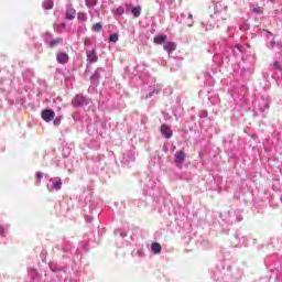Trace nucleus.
Instances as JSON below:
<instances>
[{"mask_svg":"<svg viewBox=\"0 0 282 282\" xmlns=\"http://www.w3.org/2000/svg\"><path fill=\"white\" fill-rule=\"evenodd\" d=\"M241 58L242 62L247 63L250 67L254 65L257 62V57L252 53H243L242 45H236L232 47L226 43V41L218 42L214 45V56L213 63L215 64L210 68L212 76H217L218 72H221L219 67L221 65H230V63H235V61H239Z\"/></svg>","mask_w":282,"mask_h":282,"instance_id":"1","label":"nucleus"},{"mask_svg":"<svg viewBox=\"0 0 282 282\" xmlns=\"http://www.w3.org/2000/svg\"><path fill=\"white\" fill-rule=\"evenodd\" d=\"M145 194L152 197L154 202H160L163 193L162 183L158 178H150L145 183Z\"/></svg>","mask_w":282,"mask_h":282,"instance_id":"2","label":"nucleus"},{"mask_svg":"<svg viewBox=\"0 0 282 282\" xmlns=\"http://www.w3.org/2000/svg\"><path fill=\"white\" fill-rule=\"evenodd\" d=\"M270 110V99L262 96L253 101V116L258 118H265V115Z\"/></svg>","mask_w":282,"mask_h":282,"instance_id":"3","label":"nucleus"},{"mask_svg":"<svg viewBox=\"0 0 282 282\" xmlns=\"http://www.w3.org/2000/svg\"><path fill=\"white\" fill-rule=\"evenodd\" d=\"M42 41L46 47L50 50H54V47H58V45H63L62 37H54L52 33L45 32L42 34Z\"/></svg>","mask_w":282,"mask_h":282,"instance_id":"4","label":"nucleus"},{"mask_svg":"<svg viewBox=\"0 0 282 282\" xmlns=\"http://www.w3.org/2000/svg\"><path fill=\"white\" fill-rule=\"evenodd\" d=\"M221 17L223 21H228V6L224 4V2H217L214 8V19H218Z\"/></svg>","mask_w":282,"mask_h":282,"instance_id":"5","label":"nucleus"},{"mask_svg":"<svg viewBox=\"0 0 282 282\" xmlns=\"http://www.w3.org/2000/svg\"><path fill=\"white\" fill-rule=\"evenodd\" d=\"M120 162H121V166H123V169L131 167V164H133V162H135V149L131 148L129 151L123 153Z\"/></svg>","mask_w":282,"mask_h":282,"instance_id":"6","label":"nucleus"},{"mask_svg":"<svg viewBox=\"0 0 282 282\" xmlns=\"http://www.w3.org/2000/svg\"><path fill=\"white\" fill-rule=\"evenodd\" d=\"M184 22V19H186ZM176 23H185V25L187 28H193V25L195 24V22L193 21V13H181L176 17Z\"/></svg>","mask_w":282,"mask_h":282,"instance_id":"7","label":"nucleus"},{"mask_svg":"<svg viewBox=\"0 0 282 282\" xmlns=\"http://www.w3.org/2000/svg\"><path fill=\"white\" fill-rule=\"evenodd\" d=\"M89 102H91L89 100V98L83 96V95H76L73 100H72V105L73 107H87V105H89Z\"/></svg>","mask_w":282,"mask_h":282,"instance_id":"8","label":"nucleus"},{"mask_svg":"<svg viewBox=\"0 0 282 282\" xmlns=\"http://www.w3.org/2000/svg\"><path fill=\"white\" fill-rule=\"evenodd\" d=\"M220 21L226 20H223L221 17L215 18V14H212L207 23L202 22V28H205L206 31L213 30L215 25H217V23H219Z\"/></svg>","mask_w":282,"mask_h":282,"instance_id":"9","label":"nucleus"},{"mask_svg":"<svg viewBox=\"0 0 282 282\" xmlns=\"http://www.w3.org/2000/svg\"><path fill=\"white\" fill-rule=\"evenodd\" d=\"M46 188L50 193H54V191H61V188H63V180L61 178H56L54 180H50V183L46 184Z\"/></svg>","mask_w":282,"mask_h":282,"instance_id":"10","label":"nucleus"},{"mask_svg":"<svg viewBox=\"0 0 282 282\" xmlns=\"http://www.w3.org/2000/svg\"><path fill=\"white\" fill-rule=\"evenodd\" d=\"M86 62L89 65H94V63H98V54L96 53V47L91 50H86Z\"/></svg>","mask_w":282,"mask_h":282,"instance_id":"11","label":"nucleus"},{"mask_svg":"<svg viewBox=\"0 0 282 282\" xmlns=\"http://www.w3.org/2000/svg\"><path fill=\"white\" fill-rule=\"evenodd\" d=\"M162 91V87L159 84H153L149 86V90L145 95H143V98H153L156 94Z\"/></svg>","mask_w":282,"mask_h":282,"instance_id":"12","label":"nucleus"},{"mask_svg":"<svg viewBox=\"0 0 282 282\" xmlns=\"http://www.w3.org/2000/svg\"><path fill=\"white\" fill-rule=\"evenodd\" d=\"M241 219L243 218L241 217V214L239 212H235L234 209L228 212V224H237V221H241Z\"/></svg>","mask_w":282,"mask_h":282,"instance_id":"13","label":"nucleus"},{"mask_svg":"<svg viewBox=\"0 0 282 282\" xmlns=\"http://www.w3.org/2000/svg\"><path fill=\"white\" fill-rule=\"evenodd\" d=\"M65 19H67V21H74V19H76V9H74L72 3L66 4Z\"/></svg>","mask_w":282,"mask_h":282,"instance_id":"14","label":"nucleus"},{"mask_svg":"<svg viewBox=\"0 0 282 282\" xmlns=\"http://www.w3.org/2000/svg\"><path fill=\"white\" fill-rule=\"evenodd\" d=\"M42 120H44V122H52V120L55 118L56 112H54V110L52 109H45L42 111Z\"/></svg>","mask_w":282,"mask_h":282,"instance_id":"15","label":"nucleus"},{"mask_svg":"<svg viewBox=\"0 0 282 282\" xmlns=\"http://www.w3.org/2000/svg\"><path fill=\"white\" fill-rule=\"evenodd\" d=\"M161 133L163 138H166V140H170V138H173V130H171V127L167 124L161 126Z\"/></svg>","mask_w":282,"mask_h":282,"instance_id":"16","label":"nucleus"},{"mask_svg":"<svg viewBox=\"0 0 282 282\" xmlns=\"http://www.w3.org/2000/svg\"><path fill=\"white\" fill-rule=\"evenodd\" d=\"M56 61L59 63V65H65L67 61H69V55L65 52H58L56 55Z\"/></svg>","mask_w":282,"mask_h":282,"instance_id":"17","label":"nucleus"},{"mask_svg":"<svg viewBox=\"0 0 282 282\" xmlns=\"http://www.w3.org/2000/svg\"><path fill=\"white\" fill-rule=\"evenodd\" d=\"M29 276L31 279V282H43V280H41V274H39V271H36V269H30Z\"/></svg>","mask_w":282,"mask_h":282,"instance_id":"18","label":"nucleus"},{"mask_svg":"<svg viewBox=\"0 0 282 282\" xmlns=\"http://www.w3.org/2000/svg\"><path fill=\"white\" fill-rule=\"evenodd\" d=\"M163 50H165L167 54H173V52L177 50V45L175 44V42H167L163 45Z\"/></svg>","mask_w":282,"mask_h":282,"instance_id":"19","label":"nucleus"},{"mask_svg":"<svg viewBox=\"0 0 282 282\" xmlns=\"http://www.w3.org/2000/svg\"><path fill=\"white\" fill-rule=\"evenodd\" d=\"M208 100L214 106L219 105V102H221V100L219 99V95L215 93H208Z\"/></svg>","mask_w":282,"mask_h":282,"instance_id":"20","label":"nucleus"},{"mask_svg":"<svg viewBox=\"0 0 282 282\" xmlns=\"http://www.w3.org/2000/svg\"><path fill=\"white\" fill-rule=\"evenodd\" d=\"M267 47H269V50H274V47H276V41H274V36L272 34L267 36Z\"/></svg>","mask_w":282,"mask_h":282,"instance_id":"21","label":"nucleus"},{"mask_svg":"<svg viewBox=\"0 0 282 282\" xmlns=\"http://www.w3.org/2000/svg\"><path fill=\"white\" fill-rule=\"evenodd\" d=\"M154 43L156 45H162V44L166 43V35L160 34V35L154 36Z\"/></svg>","mask_w":282,"mask_h":282,"instance_id":"22","label":"nucleus"},{"mask_svg":"<svg viewBox=\"0 0 282 282\" xmlns=\"http://www.w3.org/2000/svg\"><path fill=\"white\" fill-rule=\"evenodd\" d=\"M151 250L153 254H160V252H162V246L159 242H153L151 245Z\"/></svg>","mask_w":282,"mask_h":282,"instance_id":"23","label":"nucleus"},{"mask_svg":"<svg viewBox=\"0 0 282 282\" xmlns=\"http://www.w3.org/2000/svg\"><path fill=\"white\" fill-rule=\"evenodd\" d=\"M235 239H237L239 246H246L248 243V238H246L245 236H241L239 234L235 235Z\"/></svg>","mask_w":282,"mask_h":282,"instance_id":"24","label":"nucleus"},{"mask_svg":"<svg viewBox=\"0 0 282 282\" xmlns=\"http://www.w3.org/2000/svg\"><path fill=\"white\" fill-rule=\"evenodd\" d=\"M132 257H139V259L144 258V247L143 246L138 247L137 251L132 252Z\"/></svg>","mask_w":282,"mask_h":282,"instance_id":"25","label":"nucleus"},{"mask_svg":"<svg viewBox=\"0 0 282 282\" xmlns=\"http://www.w3.org/2000/svg\"><path fill=\"white\" fill-rule=\"evenodd\" d=\"M155 1L159 3L161 10H164L166 6H173V0H155Z\"/></svg>","mask_w":282,"mask_h":282,"instance_id":"26","label":"nucleus"},{"mask_svg":"<svg viewBox=\"0 0 282 282\" xmlns=\"http://www.w3.org/2000/svg\"><path fill=\"white\" fill-rule=\"evenodd\" d=\"M42 8L44 10H52V8H54V0H45L43 3H42Z\"/></svg>","mask_w":282,"mask_h":282,"instance_id":"27","label":"nucleus"},{"mask_svg":"<svg viewBox=\"0 0 282 282\" xmlns=\"http://www.w3.org/2000/svg\"><path fill=\"white\" fill-rule=\"evenodd\" d=\"M131 14H133V17L138 19V17L142 14V8L140 6L132 8Z\"/></svg>","mask_w":282,"mask_h":282,"instance_id":"28","label":"nucleus"},{"mask_svg":"<svg viewBox=\"0 0 282 282\" xmlns=\"http://www.w3.org/2000/svg\"><path fill=\"white\" fill-rule=\"evenodd\" d=\"M175 160H178L180 162H184V160H186V154L182 151H177L174 154Z\"/></svg>","mask_w":282,"mask_h":282,"instance_id":"29","label":"nucleus"},{"mask_svg":"<svg viewBox=\"0 0 282 282\" xmlns=\"http://www.w3.org/2000/svg\"><path fill=\"white\" fill-rule=\"evenodd\" d=\"M100 72H105V68H97L95 73L91 75V80H98L100 78Z\"/></svg>","mask_w":282,"mask_h":282,"instance_id":"30","label":"nucleus"},{"mask_svg":"<svg viewBox=\"0 0 282 282\" xmlns=\"http://www.w3.org/2000/svg\"><path fill=\"white\" fill-rule=\"evenodd\" d=\"M87 13L85 12H78L77 13V20L80 21L82 23H87Z\"/></svg>","mask_w":282,"mask_h":282,"instance_id":"31","label":"nucleus"},{"mask_svg":"<svg viewBox=\"0 0 282 282\" xmlns=\"http://www.w3.org/2000/svg\"><path fill=\"white\" fill-rule=\"evenodd\" d=\"M85 4L87 8H96L98 6V0H85Z\"/></svg>","mask_w":282,"mask_h":282,"instance_id":"32","label":"nucleus"},{"mask_svg":"<svg viewBox=\"0 0 282 282\" xmlns=\"http://www.w3.org/2000/svg\"><path fill=\"white\" fill-rule=\"evenodd\" d=\"M119 39L120 36L118 35V33H112L109 35L108 41L109 43H118Z\"/></svg>","mask_w":282,"mask_h":282,"instance_id":"33","label":"nucleus"},{"mask_svg":"<svg viewBox=\"0 0 282 282\" xmlns=\"http://www.w3.org/2000/svg\"><path fill=\"white\" fill-rule=\"evenodd\" d=\"M48 268L52 272H61V270H63V268L54 264V262H50L48 263Z\"/></svg>","mask_w":282,"mask_h":282,"instance_id":"34","label":"nucleus"},{"mask_svg":"<svg viewBox=\"0 0 282 282\" xmlns=\"http://www.w3.org/2000/svg\"><path fill=\"white\" fill-rule=\"evenodd\" d=\"M88 208H89L90 213H94V210H96V208H98V200H90Z\"/></svg>","mask_w":282,"mask_h":282,"instance_id":"35","label":"nucleus"},{"mask_svg":"<svg viewBox=\"0 0 282 282\" xmlns=\"http://www.w3.org/2000/svg\"><path fill=\"white\" fill-rule=\"evenodd\" d=\"M93 32H102V23L97 22L95 25L91 28Z\"/></svg>","mask_w":282,"mask_h":282,"instance_id":"36","label":"nucleus"},{"mask_svg":"<svg viewBox=\"0 0 282 282\" xmlns=\"http://www.w3.org/2000/svg\"><path fill=\"white\" fill-rule=\"evenodd\" d=\"M77 34H87V26L85 24H82L77 28Z\"/></svg>","mask_w":282,"mask_h":282,"instance_id":"37","label":"nucleus"},{"mask_svg":"<svg viewBox=\"0 0 282 282\" xmlns=\"http://www.w3.org/2000/svg\"><path fill=\"white\" fill-rule=\"evenodd\" d=\"M115 14H116V17H122V14H124V7H118L115 10Z\"/></svg>","mask_w":282,"mask_h":282,"instance_id":"38","label":"nucleus"},{"mask_svg":"<svg viewBox=\"0 0 282 282\" xmlns=\"http://www.w3.org/2000/svg\"><path fill=\"white\" fill-rule=\"evenodd\" d=\"M123 9H124L126 14H129V12H131V10H133V6L131 3H126Z\"/></svg>","mask_w":282,"mask_h":282,"instance_id":"39","label":"nucleus"},{"mask_svg":"<svg viewBox=\"0 0 282 282\" xmlns=\"http://www.w3.org/2000/svg\"><path fill=\"white\" fill-rule=\"evenodd\" d=\"M115 235H119L121 239H124V237H127V231H121L120 229H116Z\"/></svg>","mask_w":282,"mask_h":282,"instance_id":"40","label":"nucleus"},{"mask_svg":"<svg viewBox=\"0 0 282 282\" xmlns=\"http://www.w3.org/2000/svg\"><path fill=\"white\" fill-rule=\"evenodd\" d=\"M61 122H63V117H56L54 120H53V123L55 127H58L61 124Z\"/></svg>","mask_w":282,"mask_h":282,"instance_id":"41","label":"nucleus"},{"mask_svg":"<svg viewBox=\"0 0 282 282\" xmlns=\"http://www.w3.org/2000/svg\"><path fill=\"white\" fill-rule=\"evenodd\" d=\"M8 228H10V226H2L0 225V237H3L6 235V230H8Z\"/></svg>","mask_w":282,"mask_h":282,"instance_id":"42","label":"nucleus"},{"mask_svg":"<svg viewBox=\"0 0 282 282\" xmlns=\"http://www.w3.org/2000/svg\"><path fill=\"white\" fill-rule=\"evenodd\" d=\"M252 12H254V14H263V8L256 7L252 9Z\"/></svg>","mask_w":282,"mask_h":282,"instance_id":"43","label":"nucleus"},{"mask_svg":"<svg viewBox=\"0 0 282 282\" xmlns=\"http://www.w3.org/2000/svg\"><path fill=\"white\" fill-rule=\"evenodd\" d=\"M198 117L199 118H208V111H206V110L198 111Z\"/></svg>","mask_w":282,"mask_h":282,"instance_id":"44","label":"nucleus"},{"mask_svg":"<svg viewBox=\"0 0 282 282\" xmlns=\"http://www.w3.org/2000/svg\"><path fill=\"white\" fill-rule=\"evenodd\" d=\"M221 252H223L224 259H229V257H230V251L229 250L224 249Z\"/></svg>","mask_w":282,"mask_h":282,"instance_id":"45","label":"nucleus"},{"mask_svg":"<svg viewBox=\"0 0 282 282\" xmlns=\"http://www.w3.org/2000/svg\"><path fill=\"white\" fill-rule=\"evenodd\" d=\"M273 67H274V69L281 70V63L278 62V61H275V62L273 63Z\"/></svg>","mask_w":282,"mask_h":282,"instance_id":"46","label":"nucleus"},{"mask_svg":"<svg viewBox=\"0 0 282 282\" xmlns=\"http://www.w3.org/2000/svg\"><path fill=\"white\" fill-rule=\"evenodd\" d=\"M84 45L88 47V45H91V40L89 37H85Z\"/></svg>","mask_w":282,"mask_h":282,"instance_id":"47","label":"nucleus"},{"mask_svg":"<svg viewBox=\"0 0 282 282\" xmlns=\"http://www.w3.org/2000/svg\"><path fill=\"white\" fill-rule=\"evenodd\" d=\"M228 32H229V36H232V32H235V28L234 26H229L228 28Z\"/></svg>","mask_w":282,"mask_h":282,"instance_id":"48","label":"nucleus"},{"mask_svg":"<svg viewBox=\"0 0 282 282\" xmlns=\"http://www.w3.org/2000/svg\"><path fill=\"white\" fill-rule=\"evenodd\" d=\"M36 177H37V180H43V172H37L36 173Z\"/></svg>","mask_w":282,"mask_h":282,"instance_id":"49","label":"nucleus"},{"mask_svg":"<svg viewBox=\"0 0 282 282\" xmlns=\"http://www.w3.org/2000/svg\"><path fill=\"white\" fill-rule=\"evenodd\" d=\"M86 221H87L88 224H91V221H94V217H91V216H86Z\"/></svg>","mask_w":282,"mask_h":282,"instance_id":"50","label":"nucleus"},{"mask_svg":"<svg viewBox=\"0 0 282 282\" xmlns=\"http://www.w3.org/2000/svg\"><path fill=\"white\" fill-rule=\"evenodd\" d=\"M241 274H242V272H241V271H238V273L235 275V279H236V280L241 279Z\"/></svg>","mask_w":282,"mask_h":282,"instance_id":"51","label":"nucleus"},{"mask_svg":"<svg viewBox=\"0 0 282 282\" xmlns=\"http://www.w3.org/2000/svg\"><path fill=\"white\" fill-rule=\"evenodd\" d=\"M258 282H270V278H261Z\"/></svg>","mask_w":282,"mask_h":282,"instance_id":"52","label":"nucleus"},{"mask_svg":"<svg viewBox=\"0 0 282 282\" xmlns=\"http://www.w3.org/2000/svg\"><path fill=\"white\" fill-rule=\"evenodd\" d=\"M62 250H63V252H69V248H67V247H62Z\"/></svg>","mask_w":282,"mask_h":282,"instance_id":"53","label":"nucleus"},{"mask_svg":"<svg viewBox=\"0 0 282 282\" xmlns=\"http://www.w3.org/2000/svg\"><path fill=\"white\" fill-rule=\"evenodd\" d=\"M66 26H67V24H65V23L61 24V28H66Z\"/></svg>","mask_w":282,"mask_h":282,"instance_id":"54","label":"nucleus"},{"mask_svg":"<svg viewBox=\"0 0 282 282\" xmlns=\"http://www.w3.org/2000/svg\"><path fill=\"white\" fill-rule=\"evenodd\" d=\"M185 21H187V17H185V18L183 19V23H185Z\"/></svg>","mask_w":282,"mask_h":282,"instance_id":"55","label":"nucleus"},{"mask_svg":"<svg viewBox=\"0 0 282 282\" xmlns=\"http://www.w3.org/2000/svg\"><path fill=\"white\" fill-rule=\"evenodd\" d=\"M56 250H61V246L55 247Z\"/></svg>","mask_w":282,"mask_h":282,"instance_id":"56","label":"nucleus"},{"mask_svg":"<svg viewBox=\"0 0 282 282\" xmlns=\"http://www.w3.org/2000/svg\"><path fill=\"white\" fill-rule=\"evenodd\" d=\"M269 1H272V0H269Z\"/></svg>","mask_w":282,"mask_h":282,"instance_id":"57","label":"nucleus"}]
</instances>
